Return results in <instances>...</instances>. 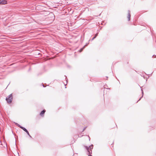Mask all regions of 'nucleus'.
<instances>
[{
	"mask_svg": "<svg viewBox=\"0 0 156 156\" xmlns=\"http://www.w3.org/2000/svg\"><path fill=\"white\" fill-rule=\"evenodd\" d=\"M12 94H11L9 95L7 98H6V100L7 101V103L10 104L11 103L12 101Z\"/></svg>",
	"mask_w": 156,
	"mask_h": 156,
	"instance_id": "f257e3e1",
	"label": "nucleus"
},
{
	"mask_svg": "<svg viewBox=\"0 0 156 156\" xmlns=\"http://www.w3.org/2000/svg\"><path fill=\"white\" fill-rule=\"evenodd\" d=\"M85 148L87 150V151L88 152V153L87 154L89 156H92L90 154L91 153L92 151L89 150V148L88 147L85 146Z\"/></svg>",
	"mask_w": 156,
	"mask_h": 156,
	"instance_id": "f03ea898",
	"label": "nucleus"
},
{
	"mask_svg": "<svg viewBox=\"0 0 156 156\" xmlns=\"http://www.w3.org/2000/svg\"><path fill=\"white\" fill-rule=\"evenodd\" d=\"M7 3V1L6 0H0V4H4Z\"/></svg>",
	"mask_w": 156,
	"mask_h": 156,
	"instance_id": "7ed1b4c3",
	"label": "nucleus"
},
{
	"mask_svg": "<svg viewBox=\"0 0 156 156\" xmlns=\"http://www.w3.org/2000/svg\"><path fill=\"white\" fill-rule=\"evenodd\" d=\"M130 16H131V15H130V12L129 10H128V16H127L128 21H129L130 20Z\"/></svg>",
	"mask_w": 156,
	"mask_h": 156,
	"instance_id": "20e7f679",
	"label": "nucleus"
},
{
	"mask_svg": "<svg viewBox=\"0 0 156 156\" xmlns=\"http://www.w3.org/2000/svg\"><path fill=\"white\" fill-rule=\"evenodd\" d=\"M45 112V110H43L40 113V115H42L44 114Z\"/></svg>",
	"mask_w": 156,
	"mask_h": 156,
	"instance_id": "39448f33",
	"label": "nucleus"
},
{
	"mask_svg": "<svg viewBox=\"0 0 156 156\" xmlns=\"http://www.w3.org/2000/svg\"><path fill=\"white\" fill-rule=\"evenodd\" d=\"M89 148V150L91 151V150L93 148V145H91L89 147H88Z\"/></svg>",
	"mask_w": 156,
	"mask_h": 156,
	"instance_id": "423d86ee",
	"label": "nucleus"
},
{
	"mask_svg": "<svg viewBox=\"0 0 156 156\" xmlns=\"http://www.w3.org/2000/svg\"><path fill=\"white\" fill-rule=\"evenodd\" d=\"M20 128L21 129H22L25 132H26L27 130V129L26 128H24L22 126H20Z\"/></svg>",
	"mask_w": 156,
	"mask_h": 156,
	"instance_id": "0eeeda50",
	"label": "nucleus"
},
{
	"mask_svg": "<svg viewBox=\"0 0 156 156\" xmlns=\"http://www.w3.org/2000/svg\"><path fill=\"white\" fill-rule=\"evenodd\" d=\"M16 124L17 126H18V127H20V126H20L19 124H18V123H16Z\"/></svg>",
	"mask_w": 156,
	"mask_h": 156,
	"instance_id": "6e6552de",
	"label": "nucleus"
},
{
	"mask_svg": "<svg viewBox=\"0 0 156 156\" xmlns=\"http://www.w3.org/2000/svg\"><path fill=\"white\" fill-rule=\"evenodd\" d=\"M141 90L142 91V97H143V96L144 92H143V90L141 88Z\"/></svg>",
	"mask_w": 156,
	"mask_h": 156,
	"instance_id": "1a4fd4ad",
	"label": "nucleus"
},
{
	"mask_svg": "<svg viewBox=\"0 0 156 156\" xmlns=\"http://www.w3.org/2000/svg\"><path fill=\"white\" fill-rule=\"evenodd\" d=\"M26 132L27 133V134L28 135H29V133L28 131L27 130V131H26Z\"/></svg>",
	"mask_w": 156,
	"mask_h": 156,
	"instance_id": "9d476101",
	"label": "nucleus"
},
{
	"mask_svg": "<svg viewBox=\"0 0 156 156\" xmlns=\"http://www.w3.org/2000/svg\"><path fill=\"white\" fill-rule=\"evenodd\" d=\"M96 38V36H94V37L92 38V41L94 39Z\"/></svg>",
	"mask_w": 156,
	"mask_h": 156,
	"instance_id": "9b49d317",
	"label": "nucleus"
},
{
	"mask_svg": "<svg viewBox=\"0 0 156 156\" xmlns=\"http://www.w3.org/2000/svg\"><path fill=\"white\" fill-rule=\"evenodd\" d=\"M83 48H81V49H80V52H81L82 51V50H83Z\"/></svg>",
	"mask_w": 156,
	"mask_h": 156,
	"instance_id": "f8f14e48",
	"label": "nucleus"
},
{
	"mask_svg": "<svg viewBox=\"0 0 156 156\" xmlns=\"http://www.w3.org/2000/svg\"><path fill=\"white\" fill-rule=\"evenodd\" d=\"M98 33H97L95 34V36H96V37L98 36Z\"/></svg>",
	"mask_w": 156,
	"mask_h": 156,
	"instance_id": "ddd939ff",
	"label": "nucleus"
},
{
	"mask_svg": "<svg viewBox=\"0 0 156 156\" xmlns=\"http://www.w3.org/2000/svg\"><path fill=\"white\" fill-rule=\"evenodd\" d=\"M30 137H31V136L30 135V134H29V135H28Z\"/></svg>",
	"mask_w": 156,
	"mask_h": 156,
	"instance_id": "4468645a",
	"label": "nucleus"
},
{
	"mask_svg": "<svg viewBox=\"0 0 156 156\" xmlns=\"http://www.w3.org/2000/svg\"><path fill=\"white\" fill-rule=\"evenodd\" d=\"M43 87H44V85H43Z\"/></svg>",
	"mask_w": 156,
	"mask_h": 156,
	"instance_id": "2eb2a0df",
	"label": "nucleus"
},
{
	"mask_svg": "<svg viewBox=\"0 0 156 156\" xmlns=\"http://www.w3.org/2000/svg\"><path fill=\"white\" fill-rule=\"evenodd\" d=\"M140 99H141V98H140L139 99V100H140Z\"/></svg>",
	"mask_w": 156,
	"mask_h": 156,
	"instance_id": "dca6fc26",
	"label": "nucleus"
}]
</instances>
